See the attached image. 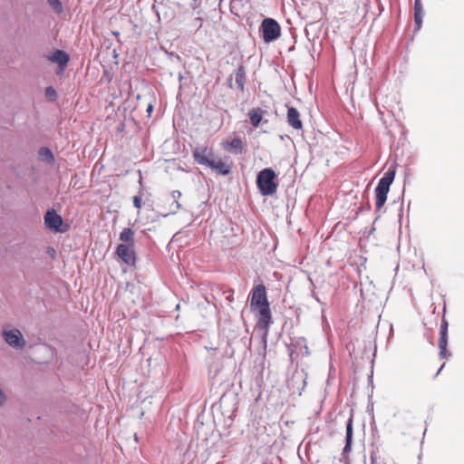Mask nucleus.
Here are the masks:
<instances>
[{
	"label": "nucleus",
	"mask_w": 464,
	"mask_h": 464,
	"mask_svg": "<svg viewBox=\"0 0 464 464\" xmlns=\"http://www.w3.org/2000/svg\"><path fill=\"white\" fill-rule=\"evenodd\" d=\"M250 305L257 312L258 326L266 328L271 323V313L264 285L259 284L253 288Z\"/></svg>",
	"instance_id": "1"
},
{
	"label": "nucleus",
	"mask_w": 464,
	"mask_h": 464,
	"mask_svg": "<svg viewBox=\"0 0 464 464\" xmlns=\"http://www.w3.org/2000/svg\"><path fill=\"white\" fill-rule=\"evenodd\" d=\"M396 169L394 167L390 168L379 180L375 188V206L376 209L380 210L385 204L387 195L390 190V186L394 180Z\"/></svg>",
	"instance_id": "2"
},
{
	"label": "nucleus",
	"mask_w": 464,
	"mask_h": 464,
	"mask_svg": "<svg viewBox=\"0 0 464 464\" xmlns=\"http://www.w3.org/2000/svg\"><path fill=\"white\" fill-rule=\"evenodd\" d=\"M276 173L270 169H262L256 178V185L263 196L273 195L277 188V185L275 182Z\"/></svg>",
	"instance_id": "3"
},
{
	"label": "nucleus",
	"mask_w": 464,
	"mask_h": 464,
	"mask_svg": "<svg viewBox=\"0 0 464 464\" xmlns=\"http://www.w3.org/2000/svg\"><path fill=\"white\" fill-rule=\"evenodd\" d=\"M2 335L5 343L14 349L22 350L26 344L22 333L11 325L3 326Z\"/></svg>",
	"instance_id": "4"
},
{
	"label": "nucleus",
	"mask_w": 464,
	"mask_h": 464,
	"mask_svg": "<svg viewBox=\"0 0 464 464\" xmlns=\"http://www.w3.org/2000/svg\"><path fill=\"white\" fill-rule=\"evenodd\" d=\"M263 38L266 43L276 40L281 34V28L278 23L272 18H266L261 24Z\"/></svg>",
	"instance_id": "5"
},
{
	"label": "nucleus",
	"mask_w": 464,
	"mask_h": 464,
	"mask_svg": "<svg viewBox=\"0 0 464 464\" xmlns=\"http://www.w3.org/2000/svg\"><path fill=\"white\" fill-rule=\"evenodd\" d=\"M194 160L199 164L208 167L210 160L215 158L212 149L207 146H197L192 150Z\"/></svg>",
	"instance_id": "6"
},
{
	"label": "nucleus",
	"mask_w": 464,
	"mask_h": 464,
	"mask_svg": "<svg viewBox=\"0 0 464 464\" xmlns=\"http://www.w3.org/2000/svg\"><path fill=\"white\" fill-rule=\"evenodd\" d=\"M115 253L122 262L129 266H134L136 260L134 246L120 244Z\"/></svg>",
	"instance_id": "7"
},
{
	"label": "nucleus",
	"mask_w": 464,
	"mask_h": 464,
	"mask_svg": "<svg viewBox=\"0 0 464 464\" xmlns=\"http://www.w3.org/2000/svg\"><path fill=\"white\" fill-rule=\"evenodd\" d=\"M44 224L47 228L60 232L63 225V218L54 209H49L44 215Z\"/></svg>",
	"instance_id": "8"
},
{
	"label": "nucleus",
	"mask_w": 464,
	"mask_h": 464,
	"mask_svg": "<svg viewBox=\"0 0 464 464\" xmlns=\"http://www.w3.org/2000/svg\"><path fill=\"white\" fill-rule=\"evenodd\" d=\"M235 79L237 88L244 92L246 84V68L243 65H239L233 73L228 77L227 82L229 87H233L232 80Z\"/></svg>",
	"instance_id": "9"
},
{
	"label": "nucleus",
	"mask_w": 464,
	"mask_h": 464,
	"mask_svg": "<svg viewBox=\"0 0 464 464\" xmlns=\"http://www.w3.org/2000/svg\"><path fill=\"white\" fill-rule=\"evenodd\" d=\"M208 168L211 169L215 173L223 176L228 175L231 171V164L227 163L220 159L216 160V158L210 160Z\"/></svg>",
	"instance_id": "10"
},
{
	"label": "nucleus",
	"mask_w": 464,
	"mask_h": 464,
	"mask_svg": "<svg viewBox=\"0 0 464 464\" xmlns=\"http://www.w3.org/2000/svg\"><path fill=\"white\" fill-rule=\"evenodd\" d=\"M287 123L295 130H302L303 122L299 111L294 107H287Z\"/></svg>",
	"instance_id": "11"
},
{
	"label": "nucleus",
	"mask_w": 464,
	"mask_h": 464,
	"mask_svg": "<svg viewBox=\"0 0 464 464\" xmlns=\"http://www.w3.org/2000/svg\"><path fill=\"white\" fill-rule=\"evenodd\" d=\"M223 147L226 150L229 152H232L234 154H239L243 150L244 144L240 138L235 137L231 140V141L224 142Z\"/></svg>",
	"instance_id": "12"
},
{
	"label": "nucleus",
	"mask_w": 464,
	"mask_h": 464,
	"mask_svg": "<svg viewBox=\"0 0 464 464\" xmlns=\"http://www.w3.org/2000/svg\"><path fill=\"white\" fill-rule=\"evenodd\" d=\"M267 112L266 111L259 107L250 110L248 112V117L252 126L257 128L260 125L265 114Z\"/></svg>",
	"instance_id": "13"
},
{
	"label": "nucleus",
	"mask_w": 464,
	"mask_h": 464,
	"mask_svg": "<svg viewBox=\"0 0 464 464\" xmlns=\"http://www.w3.org/2000/svg\"><path fill=\"white\" fill-rule=\"evenodd\" d=\"M49 60L57 63L61 68H64L69 62V55L62 50H56L50 57Z\"/></svg>",
	"instance_id": "14"
},
{
	"label": "nucleus",
	"mask_w": 464,
	"mask_h": 464,
	"mask_svg": "<svg viewBox=\"0 0 464 464\" xmlns=\"http://www.w3.org/2000/svg\"><path fill=\"white\" fill-rule=\"evenodd\" d=\"M423 7L420 0H414V22L417 26V30H420L422 24L423 19Z\"/></svg>",
	"instance_id": "15"
},
{
	"label": "nucleus",
	"mask_w": 464,
	"mask_h": 464,
	"mask_svg": "<svg viewBox=\"0 0 464 464\" xmlns=\"http://www.w3.org/2000/svg\"><path fill=\"white\" fill-rule=\"evenodd\" d=\"M352 437H353V420L350 418L347 420L346 424V443L343 450V456L345 457V455L351 450V445H352Z\"/></svg>",
	"instance_id": "16"
},
{
	"label": "nucleus",
	"mask_w": 464,
	"mask_h": 464,
	"mask_svg": "<svg viewBox=\"0 0 464 464\" xmlns=\"http://www.w3.org/2000/svg\"><path fill=\"white\" fill-rule=\"evenodd\" d=\"M180 197H181V192L179 190H173L170 193V198L172 199V202L169 206V214H176L181 208V205L179 202Z\"/></svg>",
	"instance_id": "17"
},
{
	"label": "nucleus",
	"mask_w": 464,
	"mask_h": 464,
	"mask_svg": "<svg viewBox=\"0 0 464 464\" xmlns=\"http://www.w3.org/2000/svg\"><path fill=\"white\" fill-rule=\"evenodd\" d=\"M120 240L125 245L134 246V231L129 227L123 228L120 234Z\"/></svg>",
	"instance_id": "18"
},
{
	"label": "nucleus",
	"mask_w": 464,
	"mask_h": 464,
	"mask_svg": "<svg viewBox=\"0 0 464 464\" xmlns=\"http://www.w3.org/2000/svg\"><path fill=\"white\" fill-rule=\"evenodd\" d=\"M448 335H440L438 346L440 349V357L441 359L448 358L450 354L447 353Z\"/></svg>",
	"instance_id": "19"
},
{
	"label": "nucleus",
	"mask_w": 464,
	"mask_h": 464,
	"mask_svg": "<svg viewBox=\"0 0 464 464\" xmlns=\"http://www.w3.org/2000/svg\"><path fill=\"white\" fill-rule=\"evenodd\" d=\"M39 157L42 160L45 161V162H48V163H52L53 162L54 160V157H53V152L51 151V150L47 147H42L40 150H39Z\"/></svg>",
	"instance_id": "20"
},
{
	"label": "nucleus",
	"mask_w": 464,
	"mask_h": 464,
	"mask_svg": "<svg viewBox=\"0 0 464 464\" xmlns=\"http://www.w3.org/2000/svg\"><path fill=\"white\" fill-rule=\"evenodd\" d=\"M47 2L56 14L63 12V5L60 0H47Z\"/></svg>",
	"instance_id": "21"
},
{
	"label": "nucleus",
	"mask_w": 464,
	"mask_h": 464,
	"mask_svg": "<svg viewBox=\"0 0 464 464\" xmlns=\"http://www.w3.org/2000/svg\"><path fill=\"white\" fill-rule=\"evenodd\" d=\"M45 97L50 101H54L57 98V93L53 87L49 86L45 89Z\"/></svg>",
	"instance_id": "22"
},
{
	"label": "nucleus",
	"mask_w": 464,
	"mask_h": 464,
	"mask_svg": "<svg viewBox=\"0 0 464 464\" xmlns=\"http://www.w3.org/2000/svg\"><path fill=\"white\" fill-rule=\"evenodd\" d=\"M448 321L443 318L440 327V335H448Z\"/></svg>",
	"instance_id": "23"
},
{
	"label": "nucleus",
	"mask_w": 464,
	"mask_h": 464,
	"mask_svg": "<svg viewBox=\"0 0 464 464\" xmlns=\"http://www.w3.org/2000/svg\"><path fill=\"white\" fill-rule=\"evenodd\" d=\"M141 197H142L141 190L140 191L139 195H136L133 197V206L138 209H140V208H141Z\"/></svg>",
	"instance_id": "24"
},
{
	"label": "nucleus",
	"mask_w": 464,
	"mask_h": 464,
	"mask_svg": "<svg viewBox=\"0 0 464 464\" xmlns=\"http://www.w3.org/2000/svg\"><path fill=\"white\" fill-rule=\"evenodd\" d=\"M372 464H384L382 459L377 458L375 455H371Z\"/></svg>",
	"instance_id": "25"
},
{
	"label": "nucleus",
	"mask_w": 464,
	"mask_h": 464,
	"mask_svg": "<svg viewBox=\"0 0 464 464\" xmlns=\"http://www.w3.org/2000/svg\"><path fill=\"white\" fill-rule=\"evenodd\" d=\"M5 395L0 389V406L3 405L5 403Z\"/></svg>",
	"instance_id": "26"
},
{
	"label": "nucleus",
	"mask_w": 464,
	"mask_h": 464,
	"mask_svg": "<svg viewBox=\"0 0 464 464\" xmlns=\"http://www.w3.org/2000/svg\"><path fill=\"white\" fill-rule=\"evenodd\" d=\"M226 299L231 303L233 300H234V296H233V293H230L227 297Z\"/></svg>",
	"instance_id": "27"
},
{
	"label": "nucleus",
	"mask_w": 464,
	"mask_h": 464,
	"mask_svg": "<svg viewBox=\"0 0 464 464\" xmlns=\"http://www.w3.org/2000/svg\"><path fill=\"white\" fill-rule=\"evenodd\" d=\"M152 110H153L152 104H149L148 108H147V112L149 113V115L151 113Z\"/></svg>",
	"instance_id": "28"
},
{
	"label": "nucleus",
	"mask_w": 464,
	"mask_h": 464,
	"mask_svg": "<svg viewBox=\"0 0 464 464\" xmlns=\"http://www.w3.org/2000/svg\"><path fill=\"white\" fill-rule=\"evenodd\" d=\"M444 363L440 366V368L438 370L437 373H436V376L441 372V370L443 369L444 367Z\"/></svg>",
	"instance_id": "29"
}]
</instances>
